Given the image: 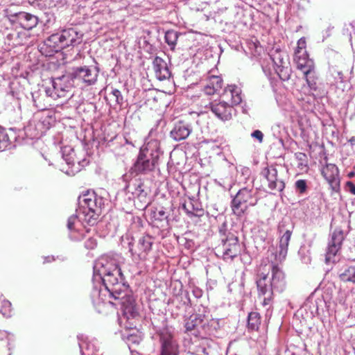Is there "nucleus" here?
<instances>
[{"mask_svg":"<svg viewBox=\"0 0 355 355\" xmlns=\"http://www.w3.org/2000/svg\"><path fill=\"white\" fill-rule=\"evenodd\" d=\"M119 257L102 256L94 265L93 282L102 284L113 298H121V295L128 291V285L119 266Z\"/></svg>","mask_w":355,"mask_h":355,"instance_id":"obj_1","label":"nucleus"},{"mask_svg":"<svg viewBox=\"0 0 355 355\" xmlns=\"http://www.w3.org/2000/svg\"><path fill=\"white\" fill-rule=\"evenodd\" d=\"M258 297L262 299L261 304L270 308L276 293H282L286 288L285 275L283 270L276 264L268 265V272H260L256 280Z\"/></svg>","mask_w":355,"mask_h":355,"instance_id":"obj_2","label":"nucleus"},{"mask_svg":"<svg viewBox=\"0 0 355 355\" xmlns=\"http://www.w3.org/2000/svg\"><path fill=\"white\" fill-rule=\"evenodd\" d=\"M222 101L211 102L209 107L215 116L223 121H230L235 113L234 105L242 101L241 89L236 85L227 86L221 95Z\"/></svg>","mask_w":355,"mask_h":355,"instance_id":"obj_3","label":"nucleus"},{"mask_svg":"<svg viewBox=\"0 0 355 355\" xmlns=\"http://www.w3.org/2000/svg\"><path fill=\"white\" fill-rule=\"evenodd\" d=\"M79 207L76 212L87 221L88 225H95L101 214L104 200L93 191H87L78 198Z\"/></svg>","mask_w":355,"mask_h":355,"instance_id":"obj_4","label":"nucleus"},{"mask_svg":"<svg viewBox=\"0 0 355 355\" xmlns=\"http://www.w3.org/2000/svg\"><path fill=\"white\" fill-rule=\"evenodd\" d=\"M162 155L159 141L157 139H151L140 151L133 166L134 171L137 173H146L153 171L159 164Z\"/></svg>","mask_w":355,"mask_h":355,"instance_id":"obj_5","label":"nucleus"},{"mask_svg":"<svg viewBox=\"0 0 355 355\" xmlns=\"http://www.w3.org/2000/svg\"><path fill=\"white\" fill-rule=\"evenodd\" d=\"M84 34L77 28H69L64 29L60 33L51 35L45 42L49 46H52L54 51L69 47L76 46L83 42Z\"/></svg>","mask_w":355,"mask_h":355,"instance_id":"obj_6","label":"nucleus"},{"mask_svg":"<svg viewBox=\"0 0 355 355\" xmlns=\"http://www.w3.org/2000/svg\"><path fill=\"white\" fill-rule=\"evenodd\" d=\"M221 244L218 248V251L222 253L224 260L232 261L241 252V245L239 239L233 233L227 231V225L223 223L219 229Z\"/></svg>","mask_w":355,"mask_h":355,"instance_id":"obj_7","label":"nucleus"},{"mask_svg":"<svg viewBox=\"0 0 355 355\" xmlns=\"http://www.w3.org/2000/svg\"><path fill=\"white\" fill-rule=\"evenodd\" d=\"M4 17L15 28L31 30L38 24L37 16L24 11H16L9 8L3 10Z\"/></svg>","mask_w":355,"mask_h":355,"instance_id":"obj_8","label":"nucleus"},{"mask_svg":"<svg viewBox=\"0 0 355 355\" xmlns=\"http://www.w3.org/2000/svg\"><path fill=\"white\" fill-rule=\"evenodd\" d=\"M153 238L148 234L140 236L137 241L128 243V249L132 261L139 264L147 260L152 250Z\"/></svg>","mask_w":355,"mask_h":355,"instance_id":"obj_9","label":"nucleus"},{"mask_svg":"<svg viewBox=\"0 0 355 355\" xmlns=\"http://www.w3.org/2000/svg\"><path fill=\"white\" fill-rule=\"evenodd\" d=\"M256 193L253 189H240L232 200L231 207L233 213L237 216H241L250 206L256 205L258 202Z\"/></svg>","mask_w":355,"mask_h":355,"instance_id":"obj_10","label":"nucleus"},{"mask_svg":"<svg viewBox=\"0 0 355 355\" xmlns=\"http://www.w3.org/2000/svg\"><path fill=\"white\" fill-rule=\"evenodd\" d=\"M74 85L75 82L68 71L66 74L53 79L52 88L46 87L44 92L54 100L65 98Z\"/></svg>","mask_w":355,"mask_h":355,"instance_id":"obj_11","label":"nucleus"},{"mask_svg":"<svg viewBox=\"0 0 355 355\" xmlns=\"http://www.w3.org/2000/svg\"><path fill=\"white\" fill-rule=\"evenodd\" d=\"M69 73L75 83H83L86 86H90L95 85L97 82L99 69L97 67L92 68L85 65L73 67Z\"/></svg>","mask_w":355,"mask_h":355,"instance_id":"obj_12","label":"nucleus"},{"mask_svg":"<svg viewBox=\"0 0 355 355\" xmlns=\"http://www.w3.org/2000/svg\"><path fill=\"white\" fill-rule=\"evenodd\" d=\"M275 70L279 78L282 80H287L290 78V69L288 68V55L286 52L279 49H272L270 53Z\"/></svg>","mask_w":355,"mask_h":355,"instance_id":"obj_13","label":"nucleus"},{"mask_svg":"<svg viewBox=\"0 0 355 355\" xmlns=\"http://www.w3.org/2000/svg\"><path fill=\"white\" fill-rule=\"evenodd\" d=\"M184 327L187 333L191 334L196 336L202 333L209 334L208 320L204 315H191L186 320Z\"/></svg>","mask_w":355,"mask_h":355,"instance_id":"obj_14","label":"nucleus"},{"mask_svg":"<svg viewBox=\"0 0 355 355\" xmlns=\"http://www.w3.org/2000/svg\"><path fill=\"white\" fill-rule=\"evenodd\" d=\"M344 238V232L340 229H336L332 232L328 242L325 254V261L327 263L336 261L335 257L340 250Z\"/></svg>","mask_w":355,"mask_h":355,"instance_id":"obj_15","label":"nucleus"},{"mask_svg":"<svg viewBox=\"0 0 355 355\" xmlns=\"http://www.w3.org/2000/svg\"><path fill=\"white\" fill-rule=\"evenodd\" d=\"M87 225V221H85L80 217V214L76 211V214L71 216L67 220V228L69 231V236L73 241H78L83 238V229H85V225Z\"/></svg>","mask_w":355,"mask_h":355,"instance_id":"obj_16","label":"nucleus"},{"mask_svg":"<svg viewBox=\"0 0 355 355\" xmlns=\"http://www.w3.org/2000/svg\"><path fill=\"white\" fill-rule=\"evenodd\" d=\"M261 174L268 182V187L272 191L282 192L285 188V183L278 178L277 170L274 166H269L263 168Z\"/></svg>","mask_w":355,"mask_h":355,"instance_id":"obj_17","label":"nucleus"},{"mask_svg":"<svg viewBox=\"0 0 355 355\" xmlns=\"http://www.w3.org/2000/svg\"><path fill=\"white\" fill-rule=\"evenodd\" d=\"M322 176L334 192L340 191L339 170L334 164L326 163L321 170Z\"/></svg>","mask_w":355,"mask_h":355,"instance_id":"obj_18","label":"nucleus"},{"mask_svg":"<svg viewBox=\"0 0 355 355\" xmlns=\"http://www.w3.org/2000/svg\"><path fill=\"white\" fill-rule=\"evenodd\" d=\"M160 355H178L179 345L173 336L166 331L160 334Z\"/></svg>","mask_w":355,"mask_h":355,"instance_id":"obj_19","label":"nucleus"},{"mask_svg":"<svg viewBox=\"0 0 355 355\" xmlns=\"http://www.w3.org/2000/svg\"><path fill=\"white\" fill-rule=\"evenodd\" d=\"M107 297H113L110 292L102 284L94 282V288L91 293V298L95 306H100L101 304H111Z\"/></svg>","mask_w":355,"mask_h":355,"instance_id":"obj_20","label":"nucleus"},{"mask_svg":"<svg viewBox=\"0 0 355 355\" xmlns=\"http://www.w3.org/2000/svg\"><path fill=\"white\" fill-rule=\"evenodd\" d=\"M191 132L192 127L190 123L179 121L174 124L173 129L170 132V136L173 140L180 141L186 139Z\"/></svg>","mask_w":355,"mask_h":355,"instance_id":"obj_21","label":"nucleus"},{"mask_svg":"<svg viewBox=\"0 0 355 355\" xmlns=\"http://www.w3.org/2000/svg\"><path fill=\"white\" fill-rule=\"evenodd\" d=\"M291 235L292 230H287L280 236L279 245L275 252V259L277 261L282 262L285 259L288 253V248Z\"/></svg>","mask_w":355,"mask_h":355,"instance_id":"obj_22","label":"nucleus"},{"mask_svg":"<svg viewBox=\"0 0 355 355\" xmlns=\"http://www.w3.org/2000/svg\"><path fill=\"white\" fill-rule=\"evenodd\" d=\"M153 69L156 78L159 80H164L171 77V71L166 62L159 56H156L153 62Z\"/></svg>","mask_w":355,"mask_h":355,"instance_id":"obj_23","label":"nucleus"},{"mask_svg":"<svg viewBox=\"0 0 355 355\" xmlns=\"http://www.w3.org/2000/svg\"><path fill=\"white\" fill-rule=\"evenodd\" d=\"M222 84L223 80L221 77L210 76L203 87V92L207 95H213L221 89Z\"/></svg>","mask_w":355,"mask_h":355,"instance_id":"obj_24","label":"nucleus"},{"mask_svg":"<svg viewBox=\"0 0 355 355\" xmlns=\"http://www.w3.org/2000/svg\"><path fill=\"white\" fill-rule=\"evenodd\" d=\"M142 335L139 331L123 334V340L127 344L131 354L138 352L135 347H137L139 345L142 340Z\"/></svg>","mask_w":355,"mask_h":355,"instance_id":"obj_25","label":"nucleus"},{"mask_svg":"<svg viewBox=\"0 0 355 355\" xmlns=\"http://www.w3.org/2000/svg\"><path fill=\"white\" fill-rule=\"evenodd\" d=\"M121 298H114L115 300H120L121 305L125 313L130 314L132 317L135 315L137 313L135 307V302L132 296L128 295L127 292L123 293L121 295Z\"/></svg>","mask_w":355,"mask_h":355,"instance_id":"obj_26","label":"nucleus"},{"mask_svg":"<svg viewBox=\"0 0 355 355\" xmlns=\"http://www.w3.org/2000/svg\"><path fill=\"white\" fill-rule=\"evenodd\" d=\"M52 117L49 115L43 114L40 120L35 124L36 132L31 134V136L33 137H38L42 136L47 130L50 128L51 121Z\"/></svg>","mask_w":355,"mask_h":355,"instance_id":"obj_27","label":"nucleus"},{"mask_svg":"<svg viewBox=\"0 0 355 355\" xmlns=\"http://www.w3.org/2000/svg\"><path fill=\"white\" fill-rule=\"evenodd\" d=\"M33 103L34 106L39 110H45L47 108V104L45 102L46 97H49L46 94H44L40 89L35 90L31 92Z\"/></svg>","mask_w":355,"mask_h":355,"instance_id":"obj_28","label":"nucleus"},{"mask_svg":"<svg viewBox=\"0 0 355 355\" xmlns=\"http://www.w3.org/2000/svg\"><path fill=\"white\" fill-rule=\"evenodd\" d=\"M261 324V316L258 312L248 313L247 328L248 331H257Z\"/></svg>","mask_w":355,"mask_h":355,"instance_id":"obj_29","label":"nucleus"},{"mask_svg":"<svg viewBox=\"0 0 355 355\" xmlns=\"http://www.w3.org/2000/svg\"><path fill=\"white\" fill-rule=\"evenodd\" d=\"M297 69L302 71L303 73L309 72V70L314 69V63L313 61L310 59L309 57L305 58V59L300 58V55L298 56V60L295 61Z\"/></svg>","mask_w":355,"mask_h":355,"instance_id":"obj_30","label":"nucleus"},{"mask_svg":"<svg viewBox=\"0 0 355 355\" xmlns=\"http://www.w3.org/2000/svg\"><path fill=\"white\" fill-rule=\"evenodd\" d=\"M339 277L343 282H350L355 284V266L341 270Z\"/></svg>","mask_w":355,"mask_h":355,"instance_id":"obj_31","label":"nucleus"},{"mask_svg":"<svg viewBox=\"0 0 355 355\" xmlns=\"http://www.w3.org/2000/svg\"><path fill=\"white\" fill-rule=\"evenodd\" d=\"M179 37V33L174 30H168L165 33V42L171 50H174Z\"/></svg>","mask_w":355,"mask_h":355,"instance_id":"obj_32","label":"nucleus"},{"mask_svg":"<svg viewBox=\"0 0 355 355\" xmlns=\"http://www.w3.org/2000/svg\"><path fill=\"white\" fill-rule=\"evenodd\" d=\"M150 218L153 222H163L167 219L168 216L163 208L154 207L150 211Z\"/></svg>","mask_w":355,"mask_h":355,"instance_id":"obj_33","label":"nucleus"},{"mask_svg":"<svg viewBox=\"0 0 355 355\" xmlns=\"http://www.w3.org/2000/svg\"><path fill=\"white\" fill-rule=\"evenodd\" d=\"M62 158L67 164L74 166V151L70 146H64L61 149Z\"/></svg>","mask_w":355,"mask_h":355,"instance_id":"obj_34","label":"nucleus"},{"mask_svg":"<svg viewBox=\"0 0 355 355\" xmlns=\"http://www.w3.org/2000/svg\"><path fill=\"white\" fill-rule=\"evenodd\" d=\"M303 73L305 76L306 81L309 88L313 91H316L318 87L316 82L317 76L315 74V69L309 70V71L307 73L304 72Z\"/></svg>","mask_w":355,"mask_h":355,"instance_id":"obj_35","label":"nucleus"},{"mask_svg":"<svg viewBox=\"0 0 355 355\" xmlns=\"http://www.w3.org/2000/svg\"><path fill=\"white\" fill-rule=\"evenodd\" d=\"M12 304L11 302L8 300H3L1 303V308L0 309V313L4 316L9 318L11 315V309Z\"/></svg>","mask_w":355,"mask_h":355,"instance_id":"obj_36","label":"nucleus"},{"mask_svg":"<svg viewBox=\"0 0 355 355\" xmlns=\"http://www.w3.org/2000/svg\"><path fill=\"white\" fill-rule=\"evenodd\" d=\"M132 194L138 197L141 200H144L147 196V192L143 189V184L138 183L135 184V191L132 192Z\"/></svg>","mask_w":355,"mask_h":355,"instance_id":"obj_37","label":"nucleus"},{"mask_svg":"<svg viewBox=\"0 0 355 355\" xmlns=\"http://www.w3.org/2000/svg\"><path fill=\"white\" fill-rule=\"evenodd\" d=\"M295 188L300 194H303L306 191L307 183L305 180H298L295 183Z\"/></svg>","mask_w":355,"mask_h":355,"instance_id":"obj_38","label":"nucleus"},{"mask_svg":"<svg viewBox=\"0 0 355 355\" xmlns=\"http://www.w3.org/2000/svg\"><path fill=\"white\" fill-rule=\"evenodd\" d=\"M183 209L185 211L186 214L189 217H201L204 214V210L203 209H198L197 213H194L193 211L191 210V208L190 209L187 206V205L184 204L182 205Z\"/></svg>","mask_w":355,"mask_h":355,"instance_id":"obj_39","label":"nucleus"},{"mask_svg":"<svg viewBox=\"0 0 355 355\" xmlns=\"http://www.w3.org/2000/svg\"><path fill=\"white\" fill-rule=\"evenodd\" d=\"M8 137L7 134L0 128V150H3L8 144Z\"/></svg>","mask_w":355,"mask_h":355,"instance_id":"obj_40","label":"nucleus"},{"mask_svg":"<svg viewBox=\"0 0 355 355\" xmlns=\"http://www.w3.org/2000/svg\"><path fill=\"white\" fill-rule=\"evenodd\" d=\"M110 94L114 97L115 102L117 105H119V106H121L123 105V97L122 96L121 92L119 89H112Z\"/></svg>","mask_w":355,"mask_h":355,"instance_id":"obj_41","label":"nucleus"},{"mask_svg":"<svg viewBox=\"0 0 355 355\" xmlns=\"http://www.w3.org/2000/svg\"><path fill=\"white\" fill-rule=\"evenodd\" d=\"M296 159L299 162L298 166H306V155L302 152H297L295 154Z\"/></svg>","mask_w":355,"mask_h":355,"instance_id":"obj_42","label":"nucleus"},{"mask_svg":"<svg viewBox=\"0 0 355 355\" xmlns=\"http://www.w3.org/2000/svg\"><path fill=\"white\" fill-rule=\"evenodd\" d=\"M332 76L335 80L336 84H338V83H343L344 81V76L341 71L336 70L335 69H333L331 71Z\"/></svg>","mask_w":355,"mask_h":355,"instance_id":"obj_43","label":"nucleus"},{"mask_svg":"<svg viewBox=\"0 0 355 355\" xmlns=\"http://www.w3.org/2000/svg\"><path fill=\"white\" fill-rule=\"evenodd\" d=\"M347 295L345 293L340 292L336 299V303L343 306L344 308L347 307V304L346 303Z\"/></svg>","mask_w":355,"mask_h":355,"instance_id":"obj_44","label":"nucleus"},{"mask_svg":"<svg viewBox=\"0 0 355 355\" xmlns=\"http://www.w3.org/2000/svg\"><path fill=\"white\" fill-rule=\"evenodd\" d=\"M85 247L88 250H92L96 248L97 245L96 240L92 237H89L85 242Z\"/></svg>","mask_w":355,"mask_h":355,"instance_id":"obj_45","label":"nucleus"},{"mask_svg":"<svg viewBox=\"0 0 355 355\" xmlns=\"http://www.w3.org/2000/svg\"><path fill=\"white\" fill-rule=\"evenodd\" d=\"M251 137L258 140L259 143H262L263 140V134L259 130H256L251 133Z\"/></svg>","mask_w":355,"mask_h":355,"instance_id":"obj_46","label":"nucleus"},{"mask_svg":"<svg viewBox=\"0 0 355 355\" xmlns=\"http://www.w3.org/2000/svg\"><path fill=\"white\" fill-rule=\"evenodd\" d=\"M300 55V58L305 59V58H308V53L306 51H301V50H295L294 54V61H297L298 60V56Z\"/></svg>","mask_w":355,"mask_h":355,"instance_id":"obj_47","label":"nucleus"},{"mask_svg":"<svg viewBox=\"0 0 355 355\" xmlns=\"http://www.w3.org/2000/svg\"><path fill=\"white\" fill-rule=\"evenodd\" d=\"M295 50L306 51V40L304 37H302L297 41V46Z\"/></svg>","mask_w":355,"mask_h":355,"instance_id":"obj_48","label":"nucleus"},{"mask_svg":"<svg viewBox=\"0 0 355 355\" xmlns=\"http://www.w3.org/2000/svg\"><path fill=\"white\" fill-rule=\"evenodd\" d=\"M202 293H203V292L200 288H199L198 287L192 288V294L196 298H197V299L200 298L202 295Z\"/></svg>","mask_w":355,"mask_h":355,"instance_id":"obj_49","label":"nucleus"},{"mask_svg":"<svg viewBox=\"0 0 355 355\" xmlns=\"http://www.w3.org/2000/svg\"><path fill=\"white\" fill-rule=\"evenodd\" d=\"M346 187L348 191H349L352 194L355 195V184L352 182H347Z\"/></svg>","mask_w":355,"mask_h":355,"instance_id":"obj_50","label":"nucleus"},{"mask_svg":"<svg viewBox=\"0 0 355 355\" xmlns=\"http://www.w3.org/2000/svg\"><path fill=\"white\" fill-rule=\"evenodd\" d=\"M10 336L12 337H13L12 335L8 333L7 331L0 330V340H2L3 338H7L8 339V340H11Z\"/></svg>","mask_w":355,"mask_h":355,"instance_id":"obj_51","label":"nucleus"},{"mask_svg":"<svg viewBox=\"0 0 355 355\" xmlns=\"http://www.w3.org/2000/svg\"><path fill=\"white\" fill-rule=\"evenodd\" d=\"M80 170L79 167H77L76 170L74 171L73 170H71V171H66V173L68 174V175H74L75 174V172H77Z\"/></svg>","mask_w":355,"mask_h":355,"instance_id":"obj_52","label":"nucleus"},{"mask_svg":"<svg viewBox=\"0 0 355 355\" xmlns=\"http://www.w3.org/2000/svg\"><path fill=\"white\" fill-rule=\"evenodd\" d=\"M349 142L351 144V145L354 146L355 145V137H352L349 139Z\"/></svg>","mask_w":355,"mask_h":355,"instance_id":"obj_53","label":"nucleus"},{"mask_svg":"<svg viewBox=\"0 0 355 355\" xmlns=\"http://www.w3.org/2000/svg\"><path fill=\"white\" fill-rule=\"evenodd\" d=\"M51 260H54L53 257H46L44 258V262H50Z\"/></svg>","mask_w":355,"mask_h":355,"instance_id":"obj_54","label":"nucleus"},{"mask_svg":"<svg viewBox=\"0 0 355 355\" xmlns=\"http://www.w3.org/2000/svg\"><path fill=\"white\" fill-rule=\"evenodd\" d=\"M200 209V208H195L193 205H191V210L194 211V213H197V210Z\"/></svg>","mask_w":355,"mask_h":355,"instance_id":"obj_55","label":"nucleus"},{"mask_svg":"<svg viewBox=\"0 0 355 355\" xmlns=\"http://www.w3.org/2000/svg\"><path fill=\"white\" fill-rule=\"evenodd\" d=\"M31 127H32V124H31L30 125H28V126L26 128V132H29V131H31Z\"/></svg>","mask_w":355,"mask_h":355,"instance_id":"obj_56","label":"nucleus"},{"mask_svg":"<svg viewBox=\"0 0 355 355\" xmlns=\"http://www.w3.org/2000/svg\"><path fill=\"white\" fill-rule=\"evenodd\" d=\"M82 162H83V166L84 165V163L87 164V162H86V160H85V159H83Z\"/></svg>","mask_w":355,"mask_h":355,"instance_id":"obj_57","label":"nucleus"},{"mask_svg":"<svg viewBox=\"0 0 355 355\" xmlns=\"http://www.w3.org/2000/svg\"><path fill=\"white\" fill-rule=\"evenodd\" d=\"M131 355H140V354H139V352H136V353L132 354H131Z\"/></svg>","mask_w":355,"mask_h":355,"instance_id":"obj_58","label":"nucleus"},{"mask_svg":"<svg viewBox=\"0 0 355 355\" xmlns=\"http://www.w3.org/2000/svg\"><path fill=\"white\" fill-rule=\"evenodd\" d=\"M102 3V2H101V1L96 2V3H95V5L98 4V3ZM95 7H97V6H95Z\"/></svg>","mask_w":355,"mask_h":355,"instance_id":"obj_59","label":"nucleus"},{"mask_svg":"<svg viewBox=\"0 0 355 355\" xmlns=\"http://www.w3.org/2000/svg\"><path fill=\"white\" fill-rule=\"evenodd\" d=\"M291 355H295L294 353H293Z\"/></svg>","mask_w":355,"mask_h":355,"instance_id":"obj_60","label":"nucleus"}]
</instances>
